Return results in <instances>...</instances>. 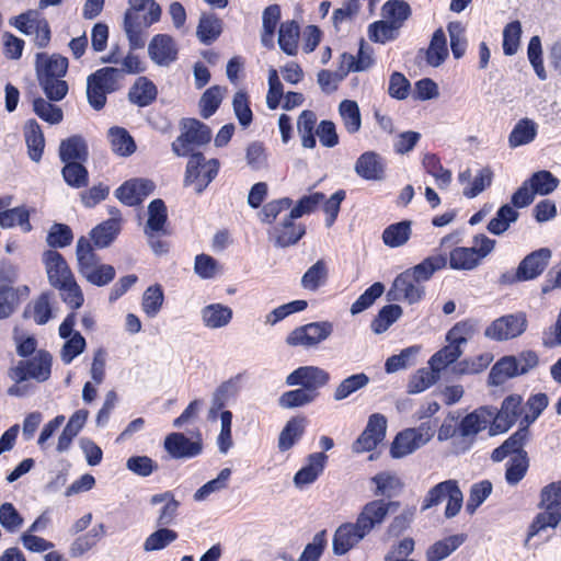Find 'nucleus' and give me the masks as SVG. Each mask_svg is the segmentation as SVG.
<instances>
[{
  "label": "nucleus",
  "mask_w": 561,
  "mask_h": 561,
  "mask_svg": "<svg viewBox=\"0 0 561 561\" xmlns=\"http://www.w3.org/2000/svg\"><path fill=\"white\" fill-rule=\"evenodd\" d=\"M390 503L375 500L367 503L355 523H345L337 527L333 536V552L343 556L364 539L376 526L382 524L388 515Z\"/></svg>",
  "instance_id": "1"
},
{
  "label": "nucleus",
  "mask_w": 561,
  "mask_h": 561,
  "mask_svg": "<svg viewBox=\"0 0 561 561\" xmlns=\"http://www.w3.org/2000/svg\"><path fill=\"white\" fill-rule=\"evenodd\" d=\"M128 8L124 14L123 28L131 50L146 45V28L160 21L161 5L156 0H127Z\"/></svg>",
  "instance_id": "2"
},
{
  "label": "nucleus",
  "mask_w": 561,
  "mask_h": 561,
  "mask_svg": "<svg viewBox=\"0 0 561 561\" xmlns=\"http://www.w3.org/2000/svg\"><path fill=\"white\" fill-rule=\"evenodd\" d=\"M538 507L541 510L529 525L526 543L548 528H556L561 520V482H552L540 492Z\"/></svg>",
  "instance_id": "3"
},
{
  "label": "nucleus",
  "mask_w": 561,
  "mask_h": 561,
  "mask_svg": "<svg viewBox=\"0 0 561 561\" xmlns=\"http://www.w3.org/2000/svg\"><path fill=\"white\" fill-rule=\"evenodd\" d=\"M121 71L114 67H104L91 73L87 79V98L96 111L104 107L106 95L119 88Z\"/></svg>",
  "instance_id": "4"
},
{
  "label": "nucleus",
  "mask_w": 561,
  "mask_h": 561,
  "mask_svg": "<svg viewBox=\"0 0 561 561\" xmlns=\"http://www.w3.org/2000/svg\"><path fill=\"white\" fill-rule=\"evenodd\" d=\"M210 139L211 130L207 125L194 118L183 119L181 135L172 142V151L179 157H191L196 148Z\"/></svg>",
  "instance_id": "5"
},
{
  "label": "nucleus",
  "mask_w": 561,
  "mask_h": 561,
  "mask_svg": "<svg viewBox=\"0 0 561 561\" xmlns=\"http://www.w3.org/2000/svg\"><path fill=\"white\" fill-rule=\"evenodd\" d=\"M433 436L434 427L427 422L417 427L407 428L394 437L390 455L392 458L405 457L428 443Z\"/></svg>",
  "instance_id": "6"
},
{
  "label": "nucleus",
  "mask_w": 561,
  "mask_h": 561,
  "mask_svg": "<svg viewBox=\"0 0 561 561\" xmlns=\"http://www.w3.org/2000/svg\"><path fill=\"white\" fill-rule=\"evenodd\" d=\"M51 364V355L47 351H38L31 359L19 362L10 369L9 376L15 382H22L28 378L44 382L50 377Z\"/></svg>",
  "instance_id": "7"
},
{
  "label": "nucleus",
  "mask_w": 561,
  "mask_h": 561,
  "mask_svg": "<svg viewBox=\"0 0 561 561\" xmlns=\"http://www.w3.org/2000/svg\"><path fill=\"white\" fill-rule=\"evenodd\" d=\"M219 162L216 159L206 160L201 153H192L185 172V185H195V191L202 193L216 178Z\"/></svg>",
  "instance_id": "8"
},
{
  "label": "nucleus",
  "mask_w": 561,
  "mask_h": 561,
  "mask_svg": "<svg viewBox=\"0 0 561 561\" xmlns=\"http://www.w3.org/2000/svg\"><path fill=\"white\" fill-rule=\"evenodd\" d=\"M333 328L330 321L310 322L293 330L287 335L286 343L290 346L314 347L330 337Z\"/></svg>",
  "instance_id": "9"
},
{
  "label": "nucleus",
  "mask_w": 561,
  "mask_h": 561,
  "mask_svg": "<svg viewBox=\"0 0 561 561\" xmlns=\"http://www.w3.org/2000/svg\"><path fill=\"white\" fill-rule=\"evenodd\" d=\"M76 321V313L71 312L64 319L58 329L59 336L65 340L59 353L65 365L71 364L87 347L85 339L81 333L75 331Z\"/></svg>",
  "instance_id": "10"
},
{
  "label": "nucleus",
  "mask_w": 561,
  "mask_h": 561,
  "mask_svg": "<svg viewBox=\"0 0 561 561\" xmlns=\"http://www.w3.org/2000/svg\"><path fill=\"white\" fill-rule=\"evenodd\" d=\"M425 297V286L412 278L404 271L396 276L389 290L387 300L390 302L399 301L409 305L421 302Z\"/></svg>",
  "instance_id": "11"
},
{
  "label": "nucleus",
  "mask_w": 561,
  "mask_h": 561,
  "mask_svg": "<svg viewBox=\"0 0 561 561\" xmlns=\"http://www.w3.org/2000/svg\"><path fill=\"white\" fill-rule=\"evenodd\" d=\"M163 447L173 459H192L203 453L204 444L199 433L188 437L183 433L173 432L165 436Z\"/></svg>",
  "instance_id": "12"
},
{
  "label": "nucleus",
  "mask_w": 561,
  "mask_h": 561,
  "mask_svg": "<svg viewBox=\"0 0 561 561\" xmlns=\"http://www.w3.org/2000/svg\"><path fill=\"white\" fill-rule=\"evenodd\" d=\"M330 379V374L321 367L300 366L286 377V385L288 387L300 386L318 398V390L325 387Z\"/></svg>",
  "instance_id": "13"
},
{
  "label": "nucleus",
  "mask_w": 561,
  "mask_h": 561,
  "mask_svg": "<svg viewBox=\"0 0 561 561\" xmlns=\"http://www.w3.org/2000/svg\"><path fill=\"white\" fill-rule=\"evenodd\" d=\"M386 430L387 419L380 413L371 414L365 430L354 442L353 451L362 454L374 450L385 439Z\"/></svg>",
  "instance_id": "14"
},
{
  "label": "nucleus",
  "mask_w": 561,
  "mask_h": 561,
  "mask_svg": "<svg viewBox=\"0 0 561 561\" xmlns=\"http://www.w3.org/2000/svg\"><path fill=\"white\" fill-rule=\"evenodd\" d=\"M493 407L484 405L467 414L458 424L459 436L472 443L474 437L489 425L493 427Z\"/></svg>",
  "instance_id": "15"
},
{
  "label": "nucleus",
  "mask_w": 561,
  "mask_h": 561,
  "mask_svg": "<svg viewBox=\"0 0 561 561\" xmlns=\"http://www.w3.org/2000/svg\"><path fill=\"white\" fill-rule=\"evenodd\" d=\"M526 327L527 320L524 313L508 314L493 321L485 330V335L497 341L510 340L520 335Z\"/></svg>",
  "instance_id": "16"
},
{
  "label": "nucleus",
  "mask_w": 561,
  "mask_h": 561,
  "mask_svg": "<svg viewBox=\"0 0 561 561\" xmlns=\"http://www.w3.org/2000/svg\"><path fill=\"white\" fill-rule=\"evenodd\" d=\"M354 171L365 181H383L386 179L387 161L376 151H365L355 161Z\"/></svg>",
  "instance_id": "17"
},
{
  "label": "nucleus",
  "mask_w": 561,
  "mask_h": 561,
  "mask_svg": "<svg viewBox=\"0 0 561 561\" xmlns=\"http://www.w3.org/2000/svg\"><path fill=\"white\" fill-rule=\"evenodd\" d=\"M178 45L169 34H157L149 42L148 55L160 67H169L178 59Z\"/></svg>",
  "instance_id": "18"
},
{
  "label": "nucleus",
  "mask_w": 561,
  "mask_h": 561,
  "mask_svg": "<svg viewBox=\"0 0 561 561\" xmlns=\"http://www.w3.org/2000/svg\"><path fill=\"white\" fill-rule=\"evenodd\" d=\"M154 183L148 179H131L124 182L116 191L115 196L127 206L141 204L153 191Z\"/></svg>",
  "instance_id": "19"
},
{
  "label": "nucleus",
  "mask_w": 561,
  "mask_h": 561,
  "mask_svg": "<svg viewBox=\"0 0 561 561\" xmlns=\"http://www.w3.org/2000/svg\"><path fill=\"white\" fill-rule=\"evenodd\" d=\"M288 214L279 224L268 230V237L278 248H286L297 243L306 233L305 226L295 224Z\"/></svg>",
  "instance_id": "20"
},
{
  "label": "nucleus",
  "mask_w": 561,
  "mask_h": 561,
  "mask_svg": "<svg viewBox=\"0 0 561 561\" xmlns=\"http://www.w3.org/2000/svg\"><path fill=\"white\" fill-rule=\"evenodd\" d=\"M493 427L491 434L506 432L517 420L522 412V398L519 396H510L504 399L500 410L493 408Z\"/></svg>",
  "instance_id": "21"
},
{
  "label": "nucleus",
  "mask_w": 561,
  "mask_h": 561,
  "mask_svg": "<svg viewBox=\"0 0 561 561\" xmlns=\"http://www.w3.org/2000/svg\"><path fill=\"white\" fill-rule=\"evenodd\" d=\"M149 503L151 505H161L157 511V526L169 527L175 524L181 503L175 499L171 491L153 494L150 497Z\"/></svg>",
  "instance_id": "22"
},
{
  "label": "nucleus",
  "mask_w": 561,
  "mask_h": 561,
  "mask_svg": "<svg viewBox=\"0 0 561 561\" xmlns=\"http://www.w3.org/2000/svg\"><path fill=\"white\" fill-rule=\"evenodd\" d=\"M43 262L49 284L53 287L62 286L66 282L73 278L67 262L59 252L55 250L45 251Z\"/></svg>",
  "instance_id": "23"
},
{
  "label": "nucleus",
  "mask_w": 561,
  "mask_h": 561,
  "mask_svg": "<svg viewBox=\"0 0 561 561\" xmlns=\"http://www.w3.org/2000/svg\"><path fill=\"white\" fill-rule=\"evenodd\" d=\"M328 461L324 453H313L307 457V462L294 476L298 489L312 484L323 472Z\"/></svg>",
  "instance_id": "24"
},
{
  "label": "nucleus",
  "mask_w": 561,
  "mask_h": 561,
  "mask_svg": "<svg viewBox=\"0 0 561 561\" xmlns=\"http://www.w3.org/2000/svg\"><path fill=\"white\" fill-rule=\"evenodd\" d=\"M548 248H540L526 255L518 264L519 272L525 280H531L542 274L551 259Z\"/></svg>",
  "instance_id": "25"
},
{
  "label": "nucleus",
  "mask_w": 561,
  "mask_h": 561,
  "mask_svg": "<svg viewBox=\"0 0 561 561\" xmlns=\"http://www.w3.org/2000/svg\"><path fill=\"white\" fill-rule=\"evenodd\" d=\"M233 318L232 309L220 302H213L201 309V320L205 328L217 330L226 328Z\"/></svg>",
  "instance_id": "26"
},
{
  "label": "nucleus",
  "mask_w": 561,
  "mask_h": 561,
  "mask_svg": "<svg viewBox=\"0 0 561 561\" xmlns=\"http://www.w3.org/2000/svg\"><path fill=\"white\" fill-rule=\"evenodd\" d=\"M425 61L433 68L442 66L449 56L447 36L442 27L437 28L430 41L428 47L424 50Z\"/></svg>",
  "instance_id": "27"
},
{
  "label": "nucleus",
  "mask_w": 561,
  "mask_h": 561,
  "mask_svg": "<svg viewBox=\"0 0 561 561\" xmlns=\"http://www.w3.org/2000/svg\"><path fill=\"white\" fill-rule=\"evenodd\" d=\"M168 213L165 204L162 199H153L148 206V220L144 232L146 236L165 234Z\"/></svg>",
  "instance_id": "28"
},
{
  "label": "nucleus",
  "mask_w": 561,
  "mask_h": 561,
  "mask_svg": "<svg viewBox=\"0 0 561 561\" xmlns=\"http://www.w3.org/2000/svg\"><path fill=\"white\" fill-rule=\"evenodd\" d=\"M446 264L447 259L444 255H432L413 267L407 268L404 272L410 274V276L420 284L424 285V283L432 278L435 272L444 268Z\"/></svg>",
  "instance_id": "29"
},
{
  "label": "nucleus",
  "mask_w": 561,
  "mask_h": 561,
  "mask_svg": "<svg viewBox=\"0 0 561 561\" xmlns=\"http://www.w3.org/2000/svg\"><path fill=\"white\" fill-rule=\"evenodd\" d=\"M24 137L28 157L31 160L38 162L44 152L45 138L41 126L35 119L26 121L24 125Z\"/></svg>",
  "instance_id": "30"
},
{
  "label": "nucleus",
  "mask_w": 561,
  "mask_h": 561,
  "mask_svg": "<svg viewBox=\"0 0 561 561\" xmlns=\"http://www.w3.org/2000/svg\"><path fill=\"white\" fill-rule=\"evenodd\" d=\"M307 425V419L304 416L291 417L278 437V449L286 451L290 449L304 435Z\"/></svg>",
  "instance_id": "31"
},
{
  "label": "nucleus",
  "mask_w": 561,
  "mask_h": 561,
  "mask_svg": "<svg viewBox=\"0 0 561 561\" xmlns=\"http://www.w3.org/2000/svg\"><path fill=\"white\" fill-rule=\"evenodd\" d=\"M527 426L519 428L511 437H508L500 447L495 448L492 453L494 461H502L507 456H515L519 453H526L523 447L528 439Z\"/></svg>",
  "instance_id": "32"
},
{
  "label": "nucleus",
  "mask_w": 561,
  "mask_h": 561,
  "mask_svg": "<svg viewBox=\"0 0 561 561\" xmlns=\"http://www.w3.org/2000/svg\"><path fill=\"white\" fill-rule=\"evenodd\" d=\"M59 157L62 162H84L88 159V147L80 136H71L61 141Z\"/></svg>",
  "instance_id": "33"
},
{
  "label": "nucleus",
  "mask_w": 561,
  "mask_h": 561,
  "mask_svg": "<svg viewBox=\"0 0 561 561\" xmlns=\"http://www.w3.org/2000/svg\"><path fill=\"white\" fill-rule=\"evenodd\" d=\"M329 277L328 263L324 260H318L302 275L300 285L308 291H317L324 286Z\"/></svg>",
  "instance_id": "34"
},
{
  "label": "nucleus",
  "mask_w": 561,
  "mask_h": 561,
  "mask_svg": "<svg viewBox=\"0 0 561 561\" xmlns=\"http://www.w3.org/2000/svg\"><path fill=\"white\" fill-rule=\"evenodd\" d=\"M466 541V535L458 534L446 537L434 545L426 551V561H442L450 556Z\"/></svg>",
  "instance_id": "35"
},
{
  "label": "nucleus",
  "mask_w": 561,
  "mask_h": 561,
  "mask_svg": "<svg viewBox=\"0 0 561 561\" xmlns=\"http://www.w3.org/2000/svg\"><path fill=\"white\" fill-rule=\"evenodd\" d=\"M36 68L38 77H65L68 69V59L60 55L47 57L45 54H37Z\"/></svg>",
  "instance_id": "36"
},
{
  "label": "nucleus",
  "mask_w": 561,
  "mask_h": 561,
  "mask_svg": "<svg viewBox=\"0 0 561 561\" xmlns=\"http://www.w3.org/2000/svg\"><path fill=\"white\" fill-rule=\"evenodd\" d=\"M517 375H520L517 358L505 356L492 367L489 374V382L493 386H500Z\"/></svg>",
  "instance_id": "37"
},
{
  "label": "nucleus",
  "mask_w": 561,
  "mask_h": 561,
  "mask_svg": "<svg viewBox=\"0 0 561 561\" xmlns=\"http://www.w3.org/2000/svg\"><path fill=\"white\" fill-rule=\"evenodd\" d=\"M300 27L295 21H286L280 24L278 31L279 48L288 56H295L298 53V41Z\"/></svg>",
  "instance_id": "38"
},
{
  "label": "nucleus",
  "mask_w": 561,
  "mask_h": 561,
  "mask_svg": "<svg viewBox=\"0 0 561 561\" xmlns=\"http://www.w3.org/2000/svg\"><path fill=\"white\" fill-rule=\"evenodd\" d=\"M157 94L154 83L146 77H140L131 87L128 95L131 103L144 107L150 105L156 100Z\"/></svg>",
  "instance_id": "39"
},
{
  "label": "nucleus",
  "mask_w": 561,
  "mask_h": 561,
  "mask_svg": "<svg viewBox=\"0 0 561 561\" xmlns=\"http://www.w3.org/2000/svg\"><path fill=\"white\" fill-rule=\"evenodd\" d=\"M105 535V526L99 524L93 526L88 533L79 536L70 546V554L78 558L91 550Z\"/></svg>",
  "instance_id": "40"
},
{
  "label": "nucleus",
  "mask_w": 561,
  "mask_h": 561,
  "mask_svg": "<svg viewBox=\"0 0 561 561\" xmlns=\"http://www.w3.org/2000/svg\"><path fill=\"white\" fill-rule=\"evenodd\" d=\"M279 20L280 7L278 4H271L264 9L262 14L263 31L261 35V42L264 47H274V34Z\"/></svg>",
  "instance_id": "41"
},
{
  "label": "nucleus",
  "mask_w": 561,
  "mask_h": 561,
  "mask_svg": "<svg viewBox=\"0 0 561 561\" xmlns=\"http://www.w3.org/2000/svg\"><path fill=\"white\" fill-rule=\"evenodd\" d=\"M411 221L403 220L391 224L382 231V241L389 248H399L404 245L411 238Z\"/></svg>",
  "instance_id": "42"
},
{
  "label": "nucleus",
  "mask_w": 561,
  "mask_h": 561,
  "mask_svg": "<svg viewBox=\"0 0 561 561\" xmlns=\"http://www.w3.org/2000/svg\"><path fill=\"white\" fill-rule=\"evenodd\" d=\"M481 261L477 252L467 247H457L450 251L449 266L457 271H472L479 266Z\"/></svg>",
  "instance_id": "43"
},
{
  "label": "nucleus",
  "mask_w": 561,
  "mask_h": 561,
  "mask_svg": "<svg viewBox=\"0 0 561 561\" xmlns=\"http://www.w3.org/2000/svg\"><path fill=\"white\" fill-rule=\"evenodd\" d=\"M339 115L345 130L354 135L362 127V116L358 104L353 100H343L339 105Z\"/></svg>",
  "instance_id": "44"
},
{
  "label": "nucleus",
  "mask_w": 561,
  "mask_h": 561,
  "mask_svg": "<svg viewBox=\"0 0 561 561\" xmlns=\"http://www.w3.org/2000/svg\"><path fill=\"white\" fill-rule=\"evenodd\" d=\"M112 150L121 156L128 157L136 151V144L129 133L123 127H112L108 130Z\"/></svg>",
  "instance_id": "45"
},
{
  "label": "nucleus",
  "mask_w": 561,
  "mask_h": 561,
  "mask_svg": "<svg viewBox=\"0 0 561 561\" xmlns=\"http://www.w3.org/2000/svg\"><path fill=\"white\" fill-rule=\"evenodd\" d=\"M447 32L450 42V50L454 58H462L468 48L466 26L459 21H451L447 24Z\"/></svg>",
  "instance_id": "46"
},
{
  "label": "nucleus",
  "mask_w": 561,
  "mask_h": 561,
  "mask_svg": "<svg viewBox=\"0 0 561 561\" xmlns=\"http://www.w3.org/2000/svg\"><path fill=\"white\" fill-rule=\"evenodd\" d=\"M222 22L215 14H203L197 26V37L203 44L209 45L221 34Z\"/></svg>",
  "instance_id": "47"
},
{
  "label": "nucleus",
  "mask_w": 561,
  "mask_h": 561,
  "mask_svg": "<svg viewBox=\"0 0 561 561\" xmlns=\"http://www.w3.org/2000/svg\"><path fill=\"white\" fill-rule=\"evenodd\" d=\"M369 383V377L365 373L351 375L343 379L334 389L333 399L342 401Z\"/></svg>",
  "instance_id": "48"
},
{
  "label": "nucleus",
  "mask_w": 561,
  "mask_h": 561,
  "mask_svg": "<svg viewBox=\"0 0 561 561\" xmlns=\"http://www.w3.org/2000/svg\"><path fill=\"white\" fill-rule=\"evenodd\" d=\"M16 225L20 226L24 232L32 230L30 211L25 206L14 207L0 213V227L12 228Z\"/></svg>",
  "instance_id": "49"
},
{
  "label": "nucleus",
  "mask_w": 561,
  "mask_h": 561,
  "mask_svg": "<svg viewBox=\"0 0 561 561\" xmlns=\"http://www.w3.org/2000/svg\"><path fill=\"white\" fill-rule=\"evenodd\" d=\"M341 64L347 73L359 72L369 69L374 64V59L371 51L362 44L357 56L347 53L342 54Z\"/></svg>",
  "instance_id": "50"
},
{
  "label": "nucleus",
  "mask_w": 561,
  "mask_h": 561,
  "mask_svg": "<svg viewBox=\"0 0 561 561\" xmlns=\"http://www.w3.org/2000/svg\"><path fill=\"white\" fill-rule=\"evenodd\" d=\"M231 469L224 468L217 476V478L206 482L193 495L194 501L203 502L206 501L211 494L218 493L228 488L229 480L231 478Z\"/></svg>",
  "instance_id": "51"
},
{
  "label": "nucleus",
  "mask_w": 561,
  "mask_h": 561,
  "mask_svg": "<svg viewBox=\"0 0 561 561\" xmlns=\"http://www.w3.org/2000/svg\"><path fill=\"white\" fill-rule=\"evenodd\" d=\"M518 219V211L513 206L506 204L501 206L495 217L488 224V230L492 234L500 236L504 233Z\"/></svg>",
  "instance_id": "52"
},
{
  "label": "nucleus",
  "mask_w": 561,
  "mask_h": 561,
  "mask_svg": "<svg viewBox=\"0 0 561 561\" xmlns=\"http://www.w3.org/2000/svg\"><path fill=\"white\" fill-rule=\"evenodd\" d=\"M423 168L431 174L439 188H446L451 182V172L445 169L439 158L434 153H426L422 160Z\"/></svg>",
  "instance_id": "53"
},
{
  "label": "nucleus",
  "mask_w": 561,
  "mask_h": 561,
  "mask_svg": "<svg viewBox=\"0 0 561 561\" xmlns=\"http://www.w3.org/2000/svg\"><path fill=\"white\" fill-rule=\"evenodd\" d=\"M537 135V125L528 119H520L513 128L508 137V144L512 148L531 142Z\"/></svg>",
  "instance_id": "54"
},
{
  "label": "nucleus",
  "mask_w": 561,
  "mask_h": 561,
  "mask_svg": "<svg viewBox=\"0 0 561 561\" xmlns=\"http://www.w3.org/2000/svg\"><path fill=\"white\" fill-rule=\"evenodd\" d=\"M164 301L162 286L154 284L149 286L141 298V309L148 318H154L161 310Z\"/></svg>",
  "instance_id": "55"
},
{
  "label": "nucleus",
  "mask_w": 561,
  "mask_h": 561,
  "mask_svg": "<svg viewBox=\"0 0 561 561\" xmlns=\"http://www.w3.org/2000/svg\"><path fill=\"white\" fill-rule=\"evenodd\" d=\"M403 313L401 306L390 304L382 307L371 321V330L376 334L386 332Z\"/></svg>",
  "instance_id": "56"
},
{
  "label": "nucleus",
  "mask_w": 561,
  "mask_h": 561,
  "mask_svg": "<svg viewBox=\"0 0 561 561\" xmlns=\"http://www.w3.org/2000/svg\"><path fill=\"white\" fill-rule=\"evenodd\" d=\"M411 15V8L403 0H389L382 5V16L389 23L400 28Z\"/></svg>",
  "instance_id": "57"
},
{
  "label": "nucleus",
  "mask_w": 561,
  "mask_h": 561,
  "mask_svg": "<svg viewBox=\"0 0 561 561\" xmlns=\"http://www.w3.org/2000/svg\"><path fill=\"white\" fill-rule=\"evenodd\" d=\"M45 18L37 10H27L19 15L12 16L9 24L24 35H33Z\"/></svg>",
  "instance_id": "58"
},
{
  "label": "nucleus",
  "mask_w": 561,
  "mask_h": 561,
  "mask_svg": "<svg viewBox=\"0 0 561 561\" xmlns=\"http://www.w3.org/2000/svg\"><path fill=\"white\" fill-rule=\"evenodd\" d=\"M317 116L312 111H304L297 122L298 134L301 138V145L305 148L312 149L316 147L314 126Z\"/></svg>",
  "instance_id": "59"
},
{
  "label": "nucleus",
  "mask_w": 561,
  "mask_h": 561,
  "mask_svg": "<svg viewBox=\"0 0 561 561\" xmlns=\"http://www.w3.org/2000/svg\"><path fill=\"white\" fill-rule=\"evenodd\" d=\"M438 379L439 374L433 370L431 366L421 368L411 376L408 383V392L413 394L421 393L436 383Z\"/></svg>",
  "instance_id": "60"
},
{
  "label": "nucleus",
  "mask_w": 561,
  "mask_h": 561,
  "mask_svg": "<svg viewBox=\"0 0 561 561\" xmlns=\"http://www.w3.org/2000/svg\"><path fill=\"white\" fill-rule=\"evenodd\" d=\"M179 535L169 527H159L144 541V550L147 552L162 550L178 539Z\"/></svg>",
  "instance_id": "61"
},
{
  "label": "nucleus",
  "mask_w": 561,
  "mask_h": 561,
  "mask_svg": "<svg viewBox=\"0 0 561 561\" xmlns=\"http://www.w3.org/2000/svg\"><path fill=\"white\" fill-rule=\"evenodd\" d=\"M462 350L448 343L442 350L437 351L428 360V366L437 374L445 370L461 356Z\"/></svg>",
  "instance_id": "62"
},
{
  "label": "nucleus",
  "mask_w": 561,
  "mask_h": 561,
  "mask_svg": "<svg viewBox=\"0 0 561 561\" xmlns=\"http://www.w3.org/2000/svg\"><path fill=\"white\" fill-rule=\"evenodd\" d=\"M121 231V226L115 220H105L91 231V239L99 248L108 247Z\"/></svg>",
  "instance_id": "63"
},
{
  "label": "nucleus",
  "mask_w": 561,
  "mask_h": 561,
  "mask_svg": "<svg viewBox=\"0 0 561 561\" xmlns=\"http://www.w3.org/2000/svg\"><path fill=\"white\" fill-rule=\"evenodd\" d=\"M420 352V346L413 345L400 352V354L390 356L385 364V370L388 374L405 369L415 364V357Z\"/></svg>",
  "instance_id": "64"
}]
</instances>
